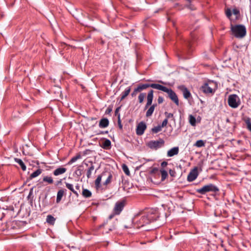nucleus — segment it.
<instances>
[{
    "mask_svg": "<svg viewBox=\"0 0 251 251\" xmlns=\"http://www.w3.org/2000/svg\"><path fill=\"white\" fill-rule=\"evenodd\" d=\"M56 219L51 215H48L47 216L46 222L50 225H54Z\"/></svg>",
    "mask_w": 251,
    "mask_h": 251,
    "instance_id": "412c9836",
    "label": "nucleus"
},
{
    "mask_svg": "<svg viewBox=\"0 0 251 251\" xmlns=\"http://www.w3.org/2000/svg\"><path fill=\"white\" fill-rule=\"evenodd\" d=\"M14 161L19 164L23 171H25L26 170V166L22 159L18 158H15Z\"/></svg>",
    "mask_w": 251,
    "mask_h": 251,
    "instance_id": "5701e85b",
    "label": "nucleus"
},
{
    "mask_svg": "<svg viewBox=\"0 0 251 251\" xmlns=\"http://www.w3.org/2000/svg\"><path fill=\"white\" fill-rule=\"evenodd\" d=\"M226 16L228 17V18H230V16H231L232 15V13H231V10L229 9V8H227L226 11Z\"/></svg>",
    "mask_w": 251,
    "mask_h": 251,
    "instance_id": "4c0bfd02",
    "label": "nucleus"
},
{
    "mask_svg": "<svg viewBox=\"0 0 251 251\" xmlns=\"http://www.w3.org/2000/svg\"><path fill=\"white\" fill-rule=\"evenodd\" d=\"M91 192L87 189L83 188L82 195L85 198H88L92 196Z\"/></svg>",
    "mask_w": 251,
    "mask_h": 251,
    "instance_id": "393cba45",
    "label": "nucleus"
},
{
    "mask_svg": "<svg viewBox=\"0 0 251 251\" xmlns=\"http://www.w3.org/2000/svg\"><path fill=\"white\" fill-rule=\"evenodd\" d=\"M168 120H167V118H165L162 122L161 125H160L162 127H164L166 126L168 124Z\"/></svg>",
    "mask_w": 251,
    "mask_h": 251,
    "instance_id": "ea45409f",
    "label": "nucleus"
},
{
    "mask_svg": "<svg viewBox=\"0 0 251 251\" xmlns=\"http://www.w3.org/2000/svg\"><path fill=\"white\" fill-rule=\"evenodd\" d=\"M61 182H62V179H60L59 180H58L56 182V185H59V184H60L61 183Z\"/></svg>",
    "mask_w": 251,
    "mask_h": 251,
    "instance_id": "de8ad7c7",
    "label": "nucleus"
},
{
    "mask_svg": "<svg viewBox=\"0 0 251 251\" xmlns=\"http://www.w3.org/2000/svg\"><path fill=\"white\" fill-rule=\"evenodd\" d=\"M146 94L145 93H141L138 96V100L140 103L143 102Z\"/></svg>",
    "mask_w": 251,
    "mask_h": 251,
    "instance_id": "473e14b6",
    "label": "nucleus"
},
{
    "mask_svg": "<svg viewBox=\"0 0 251 251\" xmlns=\"http://www.w3.org/2000/svg\"><path fill=\"white\" fill-rule=\"evenodd\" d=\"M122 169L124 171V172L125 173L126 175L127 176L130 175V172L129 171V169L128 168V167L126 164H124L122 165Z\"/></svg>",
    "mask_w": 251,
    "mask_h": 251,
    "instance_id": "f704fd0d",
    "label": "nucleus"
},
{
    "mask_svg": "<svg viewBox=\"0 0 251 251\" xmlns=\"http://www.w3.org/2000/svg\"><path fill=\"white\" fill-rule=\"evenodd\" d=\"M194 146L198 148L204 147L205 146V142L202 140H198L194 144Z\"/></svg>",
    "mask_w": 251,
    "mask_h": 251,
    "instance_id": "7c9ffc66",
    "label": "nucleus"
},
{
    "mask_svg": "<svg viewBox=\"0 0 251 251\" xmlns=\"http://www.w3.org/2000/svg\"><path fill=\"white\" fill-rule=\"evenodd\" d=\"M60 54H62V55L63 54V52H62V51H61L60 52Z\"/></svg>",
    "mask_w": 251,
    "mask_h": 251,
    "instance_id": "6e6d98bb",
    "label": "nucleus"
},
{
    "mask_svg": "<svg viewBox=\"0 0 251 251\" xmlns=\"http://www.w3.org/2000/svg\"><path fill=\"white\" fill-rule=\"evenodd\" d=\"M66 171L67 169L66 168L60 167L53 172V175L55 176H58L64 174Z\"/></svg>",
    "mask_w": 251,
    "mask_h": 251,
    "instance_id": "a211bd4d",
    "label": "nucleus"
},
{
    "mask_svg": "<svg viewBox=\"0 0 251 251\" xmlns=\"http://www.w3.org/2000/svg\"><path fill=\"white\" fill-rule=\"evenodd\" d=\"M110 182V172H103L99 175L95 181L97 189L105 190L107 184Z\"/></svg>",
    "mask_w": 251,
    "mask_h": 251,
    "instance_id": "f03ea898",
    "label": "nucleus"
},
{
    "mask_svg": "<svg viewBox=\"0 0 251 251\" xmlns=\"http://www.w3.org/2000/svg\"><path fill=\"white\" fill-rule=\"evenodd\" d=\"M104 225H105V223H104V224H103L101 225L100 226V228L102 227L103 226H104Z\"/></svg>",
    "mask_w": 251,
    "mask_h": 251,
    "instance_id": "3c124183",
    "label": "nucleus"
},
{
    "mask_svg": "<svg viewBox=\"0 0 251 251\" xmlns=\"http://www.w3.org/2000/svg\"><path fill=\"white\" fill-rule=\"evenodd\" d=\"M179 88L182 92L183 97L185 99H188L191 97V93L187 88L184 86H181L179 87Z\"/></svg>",
    "mask_w": 251,
    "mask_h": 251,
    "instance_id": "f3484780",
    "label": "nucleus"
},
{
    "mask_svg": "<svg viewBox=\"0 0 251 251\" xmlns=\"http://www.w3.org/2000/svg\"><path fill=\"white\" fill-rule=\"evenodd\" d=\"M81 155L80 154H77L76 155L73 157L70 160V161L68 163V164H69V165L72 164V163H74L78 159L81 158Z\"/></svg>",
    "mask_w": 251,
    "mask_h": 251,
    "instance_id": "cd10ccee",
    "label": "nucleus"
},
{
    "mask_svg": "<svg viewBox=\"0 0 251 251\" xmlns=\"http://www.w3.org/2000/svg\"><path fill=\"white\" fill-rule=\"evenodd\" d=\"M144 214L148 217L149 219L151 220V222H153L159 218L160 214L158 209L156 208L148 209Z\"/></svg>",
    "mask_w": 251,
    "mask_h": 251,
    "instance_id": "6e6552de",
    "label": "nucleus"
},
{
    "mask_svg": "<svg viewBox=\"0 0 251 251\" xmlns=\"http://www.w3.org/2000/svg\"><path fill=\"white\" fill-rule=\"evenodd\" d=\"M109 125V120L107 118H102L99 123V126L101 128L107 127Z\"/></svg>",
    "mask_w": 251,
    "mask_h": 251,
    "instance_id": "aec40b11",
    "label": "nucleus"
},
{
    "mask_svg": "<svg viewBox=\"0 0 251 251\" xmlns=\"http://www.w3.org/2000/svg\"><path fill=\"white\" fill-rule=\"evenodd\" d=\"M100 146L103 149L110 148V140L105 138H101L99 141Z\"/></svg>",
    "mask_w": 251,
    "mask_h": 251,
    "instance_id": "2eb2a0df",
    "label": "nucleus"
},
{
    "mask_svg": "<svg viewBox=\"0 0 251 251\" xmlns=\"http://www.w3.org/2000/svg\"><path fill=\"white\" fill-rule=\"evenodd\" d=\"M75 188H76V189H77V190H79V189H80V186H79V184H77L75 185Z\"/></svg>",
    "mask_w": 251,
    "mask_h": 251,
    "instance_id": "8fccbe9b",
    "label": "nucleus"
},
{
    "mask_svg": "<svg viewBox=\"0 0 251 251\" xmlns=\"http://www.w3.org/2000/svg\"><path fill=\"white\" fill-rule=\"evenodd\" d=\"M162 128V127L160 125H158L156 126L153 127L151 129V131L154 133H157L161 131Z\"/></svg>",
    "mask_w": 251,
    "mask_h": 251,
    "instance_id": "72a5a7b5",
    "label": "nucleus"
},
{
    "mask_svg": "<svg viewBox=\"0 0 251 251\" xmlns=\"http://www.w3.org/2000/svg\"><path fill=\"white\" fill-rule=\"evenodd\" d=\"M168 165V163L166 161H163L161 164V166L162 168L165 167Z\"/></svg>",
    "mask_w": 251,
    "mask_h": 251,
    "instance_id": "a18cd8bd",
    "label": "nucleus"
},
{
    "mask_svg": "<svg viewBox=\"0 0 251 251\" xmlns=\"http://www.w3.org/2000/svg\"><path fill=\"white\" fill-rule=\"evenodd\" d=\"M147 128L146 125L143 122H140L137 126L136 134L138 135H142L144 133Z\"/></svg>",
    "mask_w": 251,
    "mask_h": 251,
    "instance_id": "4468645a",
    "label": "nucleus"
},
{
    "mask_svg": "<svg viewBox=\"0 0 251 251\" xmlns=\"http://www.w3.org/2000/svg\"><path fill=\"white\" fill-rule=\"evenodd\" d=\"M83 163L88 167L86 170V176L88 178L91 177L92 172L95 169L94 163L92 161H83Z\"/></svg>",
    "mask_w": 251,
    "mask_h": 251,
    "instance_id": "f8f14e48",
    "label": "nucleus"
},
{
    "mask_svg": "<svg viewBox=\"0 0 251 251\" xmlns=\"http://www.w3.org/2000/svg\"><path fill=\"white\" fill-rule=\"evenodd\" d=\"M231 31L234 36L238 38H243L246 35V28L242 25H231Z\"/></svg>",
    "mask_w": 251,
    "mask_h": 251,
    "instance_id": "20e7f679",
    "label": "nucleus"
},
{
    "mask_svg": "<svg viewBox=\"0 0 251 251\" xmlns=\"http://www.w3.org/2000/svg\"><path fill=\"white\" fill-rule=\"evenodd\" d=\"M153 92L154 91L153 90H151L147 95V102L145 108L146 109L150 106V107L146 112V116L147 117H150L152 115L155 107L157 106V104L156 103L151 105L153 99Z\"/></svg>",
    "mask_w": 251,
    "mask_h": 251,
    "instance_id": "7ed1b4c3",
    "label": "nucleus"
},
{
    "mask_svg": "<svg viewBox=\"0 0 251 251\" xmlns=\"http://www.w3.org/2000/svg\"><path fill=\"white\" fill-rule=\"evenodd\" d=\"M179 148L178 147H176L172 148L167 152V156L172 157L174 155H177L178 153Z\"/></svg>",
    "mask_w": 251,
    "mask_h": 251,
    "instance_id": "6ab92c4d",
    "label": "nucleus"
},
{
    "mask_svg": "<svg viewBox=\"0 0 251 251\" xmlns=\"http://www.w3.org/2000/svg\"><path fill=\"white\" fill-rule=\"evenodd\" d=\"M131 91V88H130V87H128L127 88H126L125 90L124 91H123L121 96V100H124L126 96H127L130 92Z\"/></svg>",
    "mask_w": 251,
    "mask_h": 251,
    "instance_id": "b1692460",
    "label": "nucleus"
},
{
    "mask_svg": "<svg viewBox=\"0 0 251 251\" xmlns=\"http://www.w3.org/2000/svg\"><path fill=\"white\" fill-rule=\"evenodd\" d=\"M43 181L44 182H46L48 184H52L53 182V180L51 176H45L43 178Z\"/></svg>",
    "mask_w": 251,
    "mask_h": 251,
    "instance_id": "c85d7f7f",
    "label": "nucleus"
},
{
    "mask_svg": "<svg viewBox=\"0 0 251 251\" xmlns=\"http://www.w3.org/2000/svg\"><path fill=\"white\" fill-rule=\"evenodd\" d=\"M198 176V173L197 168H195L188 175L187 180L189 182H192L195 180Z\"/></svg>",
    "mask_w": 251,
    "mask_h": 251,
    "instance_id": "ddd939ff",
    "label": "nucleus"
},
{
    "mask_svg": "<svg viewBox=\"0 0 251 251\" xmlns=\"http://www.w3.org/2000/svg\"><path fill=\"white\" fill-rule=\"evenodd\" d=\"M110 111V106H109L107 107V108H106L105 113L107 114H109Z\"/></svg>",
    "mask_w": 251,
    "mask_h": 251,
    "instance_id": "49530a36",
    "label": "nucleus"
},
{
    "mask_svg": "<svg viewBox=\"0 0 251 251\" xmlns=\"http://www.w3.org/2000/svg\"><path fill=\"white\" fill-rule=\"evenodd\" d=\"M125 205L126 201L125 200H121L117 201L113 208L112 213L111 214V219L116 215H120Z\"/></svg>",
    "mask_w": 251,
    "mask_h": 251,
    "instance_id": "423d86ee",
    "label": "nucleus"
},
{
    "mask_svg": "<svg viewBox=\"0 0 251 251\" xmlns=\"http://www.w3.org/2000/svg\"><path fill=\"white\" fill-rule=\"evenodd\" d=\"M42 172V170L41 169H38L33 173H32L29 176L30 179H32L33 178H35L38 176H39Z\"/></svg>",
    "mask_w": 251,
    "mask_h": 251,
    "instance_id": "a878e982",
    "label": "nucleus"
},
{
    "mask_svg": "<svg viewBox=\"0 0 251 251\" xmlns=\"http://www.w3.org/2000/svg\"><path fill=\"white\" fill-rule=\"evenodd\" d=\"M245 123L246 124L247 128L251 132V119L250 118H248L245 120Z\"/></svg>",
    "mask_w": 251,
    "mask_h": 251,
    "instance_id": "c9c22d12",
    "label": "nucleus"
},
{
    "mask_svg": "<svg viewBox=\"0 0 251 251\" xmlns=\"http://www.w3.org/2000/svg\"><path fill=\"white\" fill-rule=\"evenodd\" d=\"M138 92H140L136 87V88H135L134 89V90L132 92L131 95L132 97H133L135 96Z\"/></svg>",
    "mask_w": 251,
    "mask_h": 251,
    "instance_id": "a19ab883",
    "label": "nucleus"
},
{
    "mask_svg": "<svg viewBox=\"0 0 251 251\" xmlns=\"http://www.w3.org/2000/svg\"><path fill=\"white\" fill-rule=\"evenodd\" d=\"M32 189H31L29 192V195L28 197H29V196L32 194Z\"/></svg>",
    "mask_w": 251,
    "mask_h": 251,
    "instance_id": "603ef678",
    "label": "nucleus"
},
{
    "mask_svg": "<svg viewBox=\"0 0 251 251\" xmlns=\"http://www.w3.org/2000/svg\"><path fill=\"white\" fill-rule=\"evenodd\" d=\"M217 88V83L213 81H209L205 83L201 88L202 91L206 94H213Z\"/></svg>",
    "mask_w": 251,
    "mask_h": 251,
    "instance_id": "39448f33",
    "label": "nucleus"
},
{
    "mask_svg": "<svg viewBox=\"0 0 251 251\" xmlns=\"http://www.w3.org/2000/svg\"><path fill=\"white\" fill-rule=\"evenodd\" d=\"M137 217H135L134 221L136 222V226L138 228H140L146 225H148L151 223V220L148 218V217L143 213V215L141 217L140 219L137 220Z\"/></svg>",
    "mask_w": 251,
    "mask_h": 251,
    "instance_id": "9d476101",
    "label": "nucleus"
},
{
    "mask_svg": "<svg viewBox=\"0 0 251 251\" xmlns=\"http://www.w3.org/2000/svg\"><path fill=\"white\" fill-rule=\"evenodd\" d=\"M107 176H108V174H107L106 176H103V177H102V178H103V179L105 178L106 179V178L107 177Z\"/></svg>",
    "mask_w": 251,
    "mask_h": 251,
    "instance_id": "864d4df0",
    "label": "nucleus"
},
{
    "mask_svg": "<svg viewBox=\"0 0 251 251\" xmlns=\"http://www.w3.org/2000/svg\"><path fill=\"white\" fill-rule=\"evenodd\" d=\"M82 167V166H78L77 169L74 172V174L77 176V178H79L80 176L83 174V169H81Z\"/></svg>",
    "mask_w": 251,
    "mask_h": 251,
    "instance_id": "bb28decb",
    "label": "nucleus"
},
{
    "mask_svg": "<svg viewBox=\"0 0 251 251\" xmlns=\"http://www.w3.org/2000/svg\"><path fill=\"white\" fill-rule=\"evenodd\" d=\"M149 87H151L167 93L169 98L174 101L177 106L179 105V100L176 94L170 88H168L165 86L156 83H139L137 85V88L140 92Z\"/></svg>",
    "mask_w": 251,
    "mask_h": 251,
    "instance_id": "f257e3e1",
    "label": "nucleus"
},
{
    "mask_svg": "<svg viewBox=\"0 0 251 251\" xmlns=\"http://www.w3.org/2000/svg\"><path fill=\"white\" fill-rule=\"evenodd\" d=\"M157 171V169H156V168H153V169L151 170V173H153L155 172H156V171Z\"/></svg>",
    "mask_w": 251,
    "mask_h": 251,
    "instance_id": "09e8293b",
    "label": "nucleus"
},
{
    "mask_svg": "<svg viewBox=\"0 0 251 251\" xmlns=\"http://www.w3.org/2000/svg\"><path fill=\"white\" fill-rule=\"evenodd\" d=\"M165 115H166V118H167L168 120L169 118L173 117V114L171 113H168V112H166L165 113Z\"/></svg>",
    "mask_w": 251,
    "mask_h": 251,
    "instance_id": "79ce46f5",
    "label": "nucleus"
},
{
    "mask_svg": "<svg viewBox=\"0 0 251 251\" xmlns=\"http://www.w3.org/2000/svg\"><path fill=\"white\" fill-rule=\"evenodd\" d=\"M189 121L190 124L192 126H195L196 125V118L193 115H189Z\"/></svg>",
    "mask_w": 251,
    "mask_h": 251,
    "instance_id": "2f4dec72",
    "label": "nucleus"
},
{
    "mask_svg": "<svg viewBox=\"0 0 251 251\" xmlns=\"http://www.w3.org/2000/svg\"><path fill=\"white\" fill-rule=\"evenodd\" d=\"M164 144V141L160 138L158 140L156 141H151L148 143V146L151 149L157 150L163 146Z\"/></svg>",
    "mask_w": 251,
    "mask_h": 251,
    "instance_id": "9b49d317",
    "label": "nucleus"
},
{
    "mask_svg": "<svg viewBox=\"0 0 251 251\" xmlns=\"http://www.w3.org/2000/svg\"><path fill=\"white\" fill-rule=\"evenodd\" d=\"M228 104L230 107L236 108L240 105V100L236 95H230L228 98Z\"/></svg>",
    "mask_w": 251,
    "mask_h": 251,
    "instance_id": "1a4fd4ad",
    "label": "nucleus"
},
{
    "mask_svg": "<svg viewBox=\"0 0 251 251\" xmlns=\"http://www.w3.org/2000/svg\"><path fill=\"white\" fill-rule=\"evenodd\" d=\"M160 173L161 175V181H164L168 176V173L166 171L163 169L160 170Z\"/></svg>",
    "mask_w": 251,
    "mask_h": 251,
    "instance_id": "c756f323",
    "label": "nucleus"
},
{
    "mask_svg": "<svg viewBox=\"0 0 251 251\" xmlns=\"http://www.w3.org/2000/svg\"><path fill=\"white\" fill-rule=\"evenodd\" d=\"M65 185H66V187L69 189L70 190V191H71L77 197H78L79 196V194L78 193H77V191H76L74 188V186H73V185L72 184H71V183H68V182H65Z\"/></svg>",
    "mask_w": 251,
    "mask_h": 251,
    "instance_id": "4be33fe9",
    "label": "nucleus"
},
{
    "mask_svg": "<svg viewBox=\"0 0 251 251\" xmlns=\"http://www.w3.org/2000/svg\"><path fill=\"white\" fill-rule=\"evenodd\" d=\"M164 101V98L162 97L159 96L157 101L159 104L162 103Z\"/></svg>",
    "mask_w": 251,
    "mask_h": 251,
    "instance_id": "c03bdc74",
    "label": "nucleus"
},
{
    "mask_svg": "<svg viewBox=\"0 0 251 251\" xmlns=\"http://www.w3.org/2000/svg\"><path fill=\"white\" fill-rule=\"evenodd\" d=\"M219 191V189L213 184H209L203 186L201 188L197 190V192L201 194L204 195L207 192H214L217 193Z\"/></svg>",
    "mask_w": 251,
    "mask_h": 251,
    "instance_id": "0eeeda50",
    "label": "nucleus"
},
{
    "mask_svg": "<svg viewBox=\"0 0 251 251\" xmlns=\"http://www.w3.org/2000/svg\"><path fill=\"white\" fill-rule=\"evenodd\" d=\"M66 191V189H60L58 191L56 200V203H58L61 201L63 196L65 194Z\"/></svg>",
    "mask_w": 251,
    "mask_h": 251,
    "instance_id": "dca6fc26",
    "label": "nucleus"
},
{
    "mask_svg": "<svg viewBox=\"0 0 251 251\" xmlns=\"http://www.w3.org/2000/svg\"><path fill=\"white\" fill-rule=\"evenodd\" d=\"M232 13L234 15L236 16L237 18H238L240 16L239 10L236 8H235L232 10Z\"/></svg>",
    "mask_w": 251,
    "mask_h": 251,
    "instance_id": "e433bc0d",
    "label": "nucleus"
},
{
    "mask_svg": "<svg viewBox=\"0 0 251 251\" xmlns=\"http://www.w3.org/2000/svg\"><path fill=\"white\" fill-rule=\"evenodd\" d=\"M186 0L189 2H191V0Z\"/></svg>",
    "mask_w": 251,
    "mask_h": 251,
    "instance_id": "5fc2aeb1",
    "label": "nucleus"
},
{
    "mask_svg": "<svg viewBox=\"0 0 251 251\" xmlns=\"http://www.w3.org/2000/svg\"><path fill=\"white\" fill-rule=\"evenodd\" d=\"M120 108H118L116 109V110H115V116H117L118 118V121H119V123H120V114L119 113V109Z\"/></svg>",
    "mask_w": 251,
    "mask_h": 251,
    "instance_id": "37998d69",
    "label": "nucleus"
},
{
    "mask_svg": "<svg viewBox=\"0 0 251 251\" xmlns=\"http://www.w3.org/2000/svg\"><path fill=\"white\" fill-rule=\"evenodd\" d=\"M169 174L172 177H175L176 175V172L175 170V169H170L169 170Z\"/></svg>",
    "mask_w": 251,
    "mask_h": 251,
    "instance_id": "58836bf2",
    "label": "nucleus"
}]
</instances>
